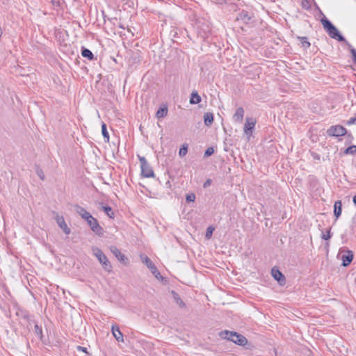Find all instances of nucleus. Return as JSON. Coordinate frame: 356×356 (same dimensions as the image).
Returning <instances> with one entry per match:
<instances>
[{
    "label": "nucleus",
    "instance_id": "nucleus-1",
    "mask_svg": "<svg viewBox=\"0 0 356 356\" xmlns=\"http://www.w3.org/2000/svg\"><path fill=\"white\" fill-rule=\"evenodd\" d=\"M74 208L76 212L87 222L88 225L93 232L99 236L103 235V228L99 225L96 218H95L89 212H88L84 208L79 204H75Z\"/></svg>",
    "mask_w": 356,
    "mask_h": 356
},
{
    "label": "nucleus",
    "instance_id": "nucleus-2",
    "mask_svg": "<svg viewBox=\"0 0 356 356\" xmlns=\"http://www.w3.org/2000/svg\"><path fill=\"white\" fill-rule=\"evenodd\" d=\"M321 22L324 29L327 31L330 38L337 40L339 42H347L344 37L340 34L338 29L331 23V22L326 17L324 16L321 19Z\"/></svg>",
    "mask_w": 356,
    "mask_h": 356
},
{
    "label": "nucleus",
    "instance_id": "nucleus-3",
    "mask_svg": "<svg viewBox=\"0 0 356 356\" xmlns=\"http://www.w3.org/2000/svg\"><path fill=\"white\" fill-rule=\"evenodd\" d=\"M220 336L239 346H243L248 343V339L243 335L236 332L225 330L220 333Z\"/></svg>",
    "mask_w": 356,
    "mask_h": 356
},
{
    "label": "nucleus",
    "instance_id": "nucleus-4",
    "mask_svg": "<svg viewBox=\"0 0 356 356\" xmlns=\"http://www.w3.org/2000/svg\"><path fill=\"white\" fill-rule=\"evenodd\" d=\"M92 252L103 268L108 272H111L112 270V265L102 250L99 248L95 247L92 248Z\"/></svg>",
    "mask_w": 356,
    "mask_h": 356
},
{
    "label": "nucleus",
    "instance_id": "nucleus-5",
    "mask_svg": "<svg viewBox=\"0 0 356 356\" xmlns=\"http://www.w3.org/2000/svg\"><path fill=\"white\" fill-rule=\"evenodd\" d=\"M138 158H139V161H140V163L142 175L147 178L154 177V172L151 165L147 161L146 159L144 156H138Z\"/></svg>",
    "mask_w": 356,
    "mask_h": 356
},
{
    "label": "nucleus",
    "instance_id": "nucleus-6",
    "mask_svg": "<svg viewBox=\"0 0 356 356\" xmlns=\"http://www.w3.org/2000/svg\"><path fill=\"white\" fill-rule=\"evenodd\" d=\"M327 133L331 136H342L346 134V129L341 125H334L331 126Z\"/></svg>",
    "mask_w": 356,
    "mask_h": 356
},
{
    "label": "nucleus",
    "instance_id": "nucleus-7",
    "mask_svg": "<svg viewBox=\"0 0 356 356\" xmlns=\"http://www.w3.org/2000/svg\"><path fill=\"white\" fill-rule=\"evenodd\" d=\"M53 213L55 215V219H56V221L58 225L59 226V227L63 231V232L65 234H67V235L70 234L71 230L67 225L63 216H59L56 212H54Z\"/></svg>",
    "mask_w": 356,
    "mask_h": 356
},
{
    "label": "nucleus",
    "instance_id": "nucleus-8",
    "mask_svg": "<svg viewBox=\"0 0 356 356\" xmlns=\"http://www.w3.org/2000/svg\"><path fill=\"white\" fill-rule=\"evenodd\" d=\"M256 120L254 119L251 118H246V122L244 124V133L248 136V138H250L252 136Z\"/></svg>",
    "mask_w": 356,
    "mask_h": 356
},
{
    "label": "nucleus",
    "instance_id": "nucleus-9",
    "mask_svg": "<svg viewBox=\"0 0 356 356\" xmlns=\"http://www.w3.org/2000/svg\"><path fill=\"white\" fill-rule=\"evenodd\" d=\"M111 252L115 256V257L122 264H127L128 259L125 257L124 254H122L120 250L115 246H111Z\"/></svg>",
    "mask_w": 356,
    "mask_h": 356
},
{
    "label": "nucleus",
    "instance_id": "nucleus-10",
    "mask_svg": "<svg viewBox=\"0 0 356 356\" xmlns=\"http://www.w3.org/2000/svg\"><path fill=\"white\" fill-rule=\"evenodd\" d=\"M342 266L346 267L350 265L353 259V253L350 250H346L345 254L341 255Z\"/></svg>",
    "mask_w": 356,
    "mask_h": 356
},
{
    "label": "nucleus",
    "instance_id": "nucleus-11",
    "mask_svg": "<svg viewBox=\"0 0 356 356\" xmlns=\"http://www.w3.org/2000/svg\"><path fill=\"white\" fill-rule=\"evenodd\" d=\"M271 274L274 279L278 281L281 284L285 282L284 275L278 269L273 268L271 270Z\"/></svg>",
    "mask_w": 356,
    "mask_h": 356
},
{
    "label": "nucleus",
    "instance_id": "nucleus-12",
    "mask_svg": "<svg viewBox=\"0 0 356 356\" xmlns=\"http://www.w3.org/2000/svg\"><path fill=\"white\" fill-rule=\"evenodd\" d=\"M111 332L113 333V337L118 341L123 342V334L120 330V328L117 325H113L111 327Z\"/></svg>",
    "mask_w": 356,
    "mask_h": 356
},
{
    "label": "nucleus",
    "instance_id": "nucleus-13",
    "mask_svg": "<svg viewBox=\"0 0 356 356\" xmlns=\"http://www.w3.org/2000/svg\"><path fill=\"white\" fill-rule=\"evenodd\" d=\"M244 109L242 107H239L236 109V113L233 115V120L236 122H241L243 119Z\"/></svg>",
    "mask_w": 356,
    "mask_h": 356
},
{
    "label": "nucleus",
    "instance_id": "nucleus-14",
    "mask_svg": "<svg viewBox=\"0 0 356 356\" xmlns=\"http://www.w3.org/2000/svg\"><path fill=\"white\" fill-rule=\"evenodd\" d=\"M170 293L172 294L174 301L175 302L176 304H177L179 305V307H181V308L186 307V304L184 303V302L182 300V299L180 298L179 294L175 291L172 290V291H171Z\"/></svg>",
    "mask_w": 356,
    "mask_h": 356
},
{
    "label": "nucleus",
    "instance_id": "nucleus-15",
    "mask_svg": "<svg viewBox=\"0 0 356 356\" xmlns=\"http://www.w3.org/2000/svg\"><path fill=\"white\" fill-rule=\"evenodd\" d=\"M342 211V202L341 200L336 201L334 204V215L338 219Z\"/></svg>",
    "mask_w": 356,
    "mask_h": 356
},
{
    "label": "nucleus",
    "instance_id": "nucleus-16",
    "mask_svg": "<svg viewBox=\"0 0 356 356\" xmlns=\"http://www.w3.org/2000/svg\"><path fill=\"white\" fill-rule=\"evenodd\" d=\"M201 102V97L196 90L192 92L190 98V104H197Z\"/></svg>",
    "mask_w": 356,
    "mask_h": 356
},
{
    "label": "nucleus",
    "instance_id": "nucleus-17",
    "mask_svg": "<svg viewBox=\"0 0 356 356\" xmlns=\"http://www.w3.org/2000/svg\"><path fill=\"white\" fill-rule=\"evenodd\" d=\"M204 124L207 126H210L213 122V115L212 113H205L204 115Z\"/></svg>",
    "mask_w": 356,
    "mask_h": 356
},
{
    "label": "nucleus",
    "instance_id": "nucleus-18",
    "mask_svg": "<svg viewBox=\"0 0 356 356\" xmlns=\"http://www.w3.org/2000/svg\"><path fill=\"white\" fill-rule=\"evenodd\" d=\"M81 55L83 57L87 58L89 60H92L94 58L92 52L90 49L85 47H82Z\"/></svg>",
    "mask_w": 356,
    "mask_h": 356
},
{
    "label": "nucleus",
    "instance_id": "nucleus-19",
    "mask_svg": "<svg viewBox=\"0 0 356 356\" xmlns=\"http://www.w3.org/2000/svg\"><path fill=\"white\" fill-rule=\"evenodd\" d=\"M143 262L145 263L147 266V267L150 270L151 272L152 271H155L156 267V266L152 263V260L148 257H145L143 259Z\"/></svg>",
    "mask_w": 356,
    "mask_h": 356
},
{
    "label": "nucleus",
    "instance_id": "nucleus-20",
    "mask_svg": "<svg viewBox=\"0 0 356 356\" xmlns=\"http://www.w3.org/2000/svg\"><path fill=\"white\" fill-rule=\"evenodd\" d=\"M168 115V108L166 106L159 108L156 113V116L158 118H164Z\"/></svg>",
    "mask_w": 356,
    "mask_h": 356
},
{
    "label": "nucleus",
    "instance_id": "nucleus-21",
    "mask_svg": "<svg viewBox=\"0 0 356 356\" xmlns=\"http://www.w3.org/2000/svg\"><path fill=\"white\" fill-rule=\"evenodd\" d=\"M297 38L301 42L302 46L304 48L307 49L311 46V44L309 42L308 38L307 37L298 36V37H297Z\"/></svg>",
    "mask_w": 356,
    "mask_h": 356
},
{
    "label": "nucleus",
    "instance_id": "nucleus-22",
    "mask_svg": "<svg viewBox=\"0 0 356 356\" xmlns=\"http://www.w3.org/2000/svg\"><path fill=\"white\" fill-rule=\"evenodd\" d=\"M102 209L106 213V215L113 218L114 217V213L112 210V208L109 206H102Z\"/></svg>",
    "mask_w": 356,
    "mask_h": 356
},
{
    "label": "nucleus",
    "instance_id": "nucleus-23",
    "mask_svg": "<svg viewBox=\"0 0 356 356\" xmlns=\"http://www.w3.org/2000/svg\"><path fill=\"white\" fill-rule=\"evenodd\" d=\"M102 133L104 138L105 141L108 142L109 141V134H108V132L107 131L106 125L104 122L102 124Z\"/></svg>",
    "mask_w": 356,
    "mask_h": 356
},
{
    "label": "nucleus",
    "instance_id": "nucleus-24",
    "mask_svg": "<svg viewBox=\"0 0 356 356\" xmlns=\"http://www.w3.org/2000/svg\"><path fill=\"white\" fill-rule=\"evenodd\" d=\"M188 152V144L184 143L183 144L182 147L180 148L179 152V155L180 157H184L186 155Z\"/></svg>",
    "mask_w": 356,
    "mask_h": 356
},
{
    "label": "nucleus",
    "instance_id": "nucleus-25",
    "mask_svg": "<svg viewBox=\"0 0 356 356\" xmlns=\"http://www.w3.org/2000/svg\"><path fill=\"white\" fill-rule=\"evenodd\" d=\"M343 153L345 154H356V145H351L346 148Z\"/></svg>",
    "mask_w": 356,
    "mask_h": 356
},
{
    "label": "nucleus",
    "instance_id": "nucleus-26",
    "mask_svg": "<svg viewBox=\"0 0 356 356\" xmlns=\"http://www.w3.org/2000/svg\"><path fill=\"white\" fill-rule=\"evenodd\" d=\"M34 332L36 335L39 337L40 339H42L43 335H42V327H40L38 324H35L34 326Z\"/></svg>",
    "mask_w": 356,
    "mask_h": 356
},
{
    "label": "nucleus",
    "instance_id": "nucleus-27",
    "mask_svg": "<svg viewBox=\"0 0 356 356\" xmlns=\"http://www.w3.org/2000/svg\"><path fill=\"white\" fill-rule=\"evenodd\" d=\"M195 200V195L193 193H188L186 196V201L187 202H193Z\"/></svg>",
    "mask_w": 356,
    "mask_h": 356
},
{
    "label": "nucleus",
    "instance_id": "nucleus-28",
    "mask_svg": "<svg viewBox=\"0 0 356 356\" xmlns=\"http://www.w3.org/2000/svg\"><path fill=\"white\" fill-rule=\"evenodd\" d=\"M214 152V149L213 147H208L206 151L204 152V157H208L211 155H212Z\"/></svg>",
    "mask_w": 356,
    "mask_h": 356
},
{
    "label": "nucleus",
    "instance_id": "nucleus-29",
    "mask_svg": "<svg viewBox=\"0 0 356 356\" xmlns=\"http://www.w3.org/2000/svg\"><path fill=\"white\" fill-rule=\"evenodd\" d=\"M348 46L350 47V53L353 56V60L355 64H356V49L353 48L350 44Z\"/></svg>",
    "mask_w": 356,
    "mask_h": 356
},
{
    "label": "nucleus",
    "instance_id": "nucleus-30",
    "mask_svg": "<svg viewBox=\"0 0 356 356\" xmlns=\"http://www.w3.org/2000/svg\"><path fill=\"white\" fill-rule=\"evenodd\" d=\"M332 237V234L330 233V229H329L326 234L323 233L321 238L324 240H328Z\"/></svg>",
    "mask_w": 356,
    "mask_h": 356
},
{
    "label": "nucleus",
    "instance_id": "nucleus-31",
    "mask_svg": "<svg viewBox=\"0 0 356 356\" xmlns=\"http://www.w3.org/2000/svg\"><path fill=\"white\" fill-rule=\"evenodd\" d=\"M152 273L155 276V277L158 280H163V277L161 276V273L157 270V268H156L155 271H152Z\"/></svg>",
    "mask_w": 356,
    "mask_h": 356
},
{
    "label": "nucleus",
    "instance_id": "nucleus-32",
    "mask_svg": "<svg viewBox=\"0 0 356 356\" xmlns=\"http://www.w3.org/2000/svg\"><path fill=\"white\" fill-rule=\"evenodd\" d=\"M213 230V228H212L211 227H209L207 228V232H206V235H205L206 238H210V236L212 234Z\"/></svg>",
    "mask_w": 356,
    "mask_h": 356
},
{
    "label": "nucleus",
    "instance_id": "nucleus-33",
    "mask_svg": "<svg viewBox=\"0 0 356 356\" xmlns=\"http://www.w3.org/2000/svg\"><path fill=\"white\" fill-rule=\"evenodd\" d=\"M37 172V175H38V177L42 179V180H44V173L42 172V170L39 169L36 171Z\"/></svg>",
    "mask_w": 356,
    "mask_h": 356
},
{
    "label": "nucleus",
    "instance_id": "nucleus-34",
    "mask_svg": "<svg viewBox=\"0 0 356 356\" xmlns=\"http://www.w3.org/2000/svg\"><path fill=\"white\" fill-rule=\"evenodd\" d=\"M211 184V179H207V180H206V181L204 183V184H203V187H204V188H207V187L209 186Z\"/></svg>",
    "mask_w": 356,
    "mask_h": 356
},
{
    "label": "nucleus",
    "instance_id": "nucleus-35",
    "mask_svg": "<svg viewBox=\"0 0 356 356\" xmlns=\"http://www.w3.org/2000/svg\"><path fill=\"white\" fill-rule=\"evenodd\" d=\"M76 348H77L78 350L82 351V352L86 353H88V351H87V348H85V347H83V346H78L76 347Z\"/></svg>",
    "mask_w": 356,
    "mask_h": 356
},
{
    "label": "nucleus",
    "instance_id": "nucleus-36",
    "mask_svg": "<svg viewBox=\"0 0 356 356\" xmlns=\"http://www.w3.org/2000/svg\"><path fill=\"white\" fill-rule=\"evenodd\" d=\"M356 124V117L351 118L348 121V124Z\"/></svg>",
    "mask_w": 356,
    "mask_h": 356
},
{
    "label": "nucleus",
    "instance_id": "nucleus-37",
    "mask_svg": "<svg viewBox=\"0 0 356 356\" xmlns=\"http://www.w3.org/2000/svg\"><path fill=\"white\" fill-rule=\"evenodd\" d=\"M246 18H247V19H248V20H250V17H248V14H247V13H245V14H244V15H243V19H245Z\"/></svg>",
    "mask_w": 356,
    "mask_h": 356
},
{
    "label": "nucleus",
    "instance_id": "nucleus-38",
    "mask_svg": "<svg viewBox=\"0 0 356 356\" xmlns=\"http://www.w3.org/2000/svg\"><path fill=\"white\" fill-rule=\"evenodd\" d=\"M353 202L356 205V195L353 197Z\"/></svg>",
    "mask_w": 356,
    "mask_h": 356
},
{
    "label": "nucleus",
    "instance_id": "nucleus-39",
    "mask_svg": "<svg viewBox=\"0 0 356 356\" xmlns=\"http://www.w3.org/2000/svg\"><path fill=\"white\" fill-rule=\"evenodd\" d=\"M120 27L121 29H124V26L123 25H121V24H120Z\"/></svg>",
    "mask_w": 356,
    "mask_h": 356
},
{
    "label": "nucleus",
    "instance_id": "nucleus-40",
    "mask_svg": "<svg viewBox=\"0 0 356 356\" xmlns=\"http://www.w3.org/2000/svg\"><path fill=\"white\" fill-rule=\"evenodd\" d=\"M302 4L304 6L306 5V3L302 2Z\"/></svg>",
    "mask_w": 356,
    "mask_h": 356
},
{
    "label": "nucleus",
    "instance_id": "nucleus-41",
    "mask_svg": "<svg viewBox=\"0 0 356 356\" xmlns=\"http://www.w3.org/2000/svg\"><path fill=\"white\" fill-rule=\"evenodd\" d=\"M302 4L304 6L306 5V3L302 2Z\"/></svg>",
    "mask_w": 356,
    "mask_h": 356
},
{
    "label": "nucleus",
    "instance_id": "nucleus-42",
    "mask_svg": "<svg viewBox=\"0 0 356 356\" xmlns=\"http://www.w3.org/2000/svg\"><path fill=\"white\" fill-rule=\"evenodd\" d=\"M355 168H356V164H355Z\"/></svg>",
    "mask_w": 356,
    "mask_h": 356
}]
</instances>
